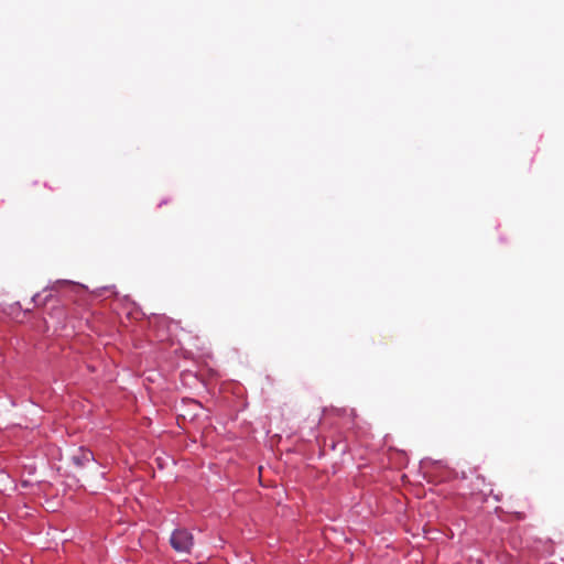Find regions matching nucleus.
<instances>
[{
    "mask_svg": "<svg viewBox=\"0 0 564 564\" xmlns=\"http://www.w3.org/2000/svg\"><path fill=\"white\" fill-rule=\"evenodd\" d=\"M170 542L172 547L180 553H189L194 545L192 533L185 529L174 530L171 535Z\"/></svg>",
    "mask_w": 564,
    "mask_h": 564,
    "instance_id": "nucleus-1",
    "label": "nucleus"
},
{
    "mask_svg": "<svg viewBox=\"0 0 564 564\" xmlns=\"http://www.w3.org/2000/svg\"><path fill=\"white\" fill-rule=\"evenodd\" d=\"M72 459L75 465L83 467L87 463L93 462L95 457L89 449L80 448L78 454L74 455Z\"/></svg>",
    "mask_w": 564,
    "mask_h": 564,
    "instance_id": "nucleus-2",
    "label": "nucleus"
}]
</instances>
